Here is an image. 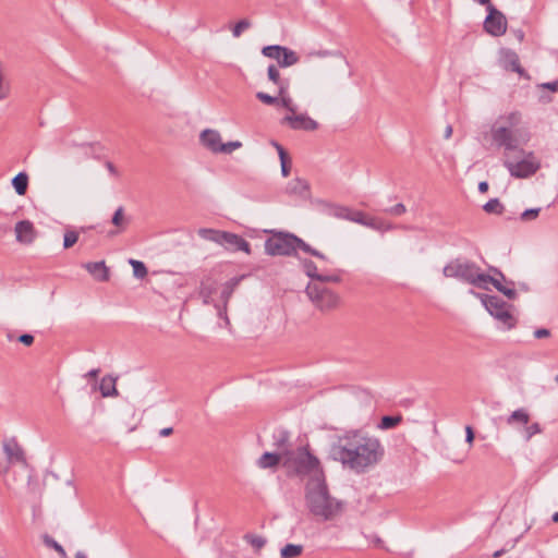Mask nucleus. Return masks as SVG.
<instances>
[{
	"label": "nucleus",
	"instance_id": "f257e3e1",
	"mask_svg": "<svg viewBox=\"0 0 558 558\" xmlns=\"http://www.w3.org/2000/svg\"><path fill=\"white\" fill-rule=\"evenodd\" d=\"M384 456L385 448L380 440L359 430L336 436L329 448L330 459L357 474L378 464Z\"/></svg>",
	"mask_w": 558,
	"mask_h": 558
},
{
	"label": "nucleus",
	"instance_id": "f03ea898",
	"mask_svg": "<svg viewBox=\"0 0 558 558\" xmlns=\"http://www.w3.org/2000/svg\"><path fill=\"white\" fill-rule=\"evenodd\" d=\"M270 236L265 241V253L269 256H296L298 250L322 260H328L322 252L313 248L301 238L287 231L266 230Z\"/></svg>",
	"mask_w": 558,
	"mask_h": 558
},
{
	"label": "nucleus",
	"instance_id": "7ed1b4c3",
	"mask_svg": "<svg viewBox=\"0 0 558 558\" xmlns=\"http://www.w3.org/2000/svg\"><path fill=\"white\" fill-rule=\"evenodd\" d=\"M305 499L311 513L324 520L332 519L342 509V504L329 495L324 474L308 483Z\"/></svg>",
	"mask_w": 558,
	"mask_h": 558
},
{
	"label": "nucleus",
	"instance_id": "20e7f679",
	"mask_svg": "<svg viewBox=\"0 0 558 558\" xmlns=\"http://www.w3.org/2000/svg\"><path fill=\"white\" fill-rule=\"evenodd\" d=\"M282 466L287 469L290 476L304 477L312 473H316V476L323 474L320 462L310 451L308 445L286 451Z\"/></svg>",
	"mask_w": 558,
	"mask_h": 558
},
{
	"label": "nucleus",
	"instance_id": "39448f33",
	"mask_svg": "<svg viewBox=\"0 0 558 558\" xmlns=\"http://www.w3.org/2000/svg\"><path fill=\"white\" fill-rule=\"evenodd\" d=\"M521 123V114L517 111L500 116L492 125L490 135L498 147L514 150L518 147L513 129Z\"/></svg>",
	"mask_w": 558,
	"mask_h": 558
},
{
	"label": "nucleus",
	"instance_id": "423d86ee",
	"mask_svg": "<svg viewBox=\"0 0 558 558\" xmlns=\"http://www.w3.org/2000/svg\"><path fill=\"white\" fill-rule=\"evenodd\" d=\"M471 293L477 296L485 310L497 320H499L507 329H512L517 325L515 317L511 314V304L504 301L498 295H489L478 293L471 290Z\"/></svg>",
	"mask_w": 558,
	"mask_h": 558
},
{
	"label": "nucleus",
	"instance_id": "0eeeda50",
	"mask_svg": "<svg viewBox=\"0 0 558 558\" xmlns=\"http://www.w3.org/2000/svg\"><path fill=\"white\" fill-rule=\"evenodd\" d=\"M305 293L314 306L322 312L336 308L340 301L336 292L322 283L310 282L305 289Z\"/></svg>",
	"mask_w": 558,
	"mask_h": 558
},
{
	"label": "nucleus",
	"instance_id": "6e6552de",
	"mask_svg": "<svg viewBox=\"0 0 558 558\" xmlns=\"http://www.w3.org/2000/svg\"><path fill=\"white\" fill-rule=\"evenodd\" d=\"M480 270V266L465 257L451 259L442 268V275L446 278H454L459 281L471 284L474 282V275Z\"/></svg>",
	"mask_w": 558,
	"mask_h": 558
},
{
	"label": "nucleus",
	"instance_id": "1a4fd4ad",
	"mask_svg": "<svg viewBox=\"0 0 558 558\" xmlns=\"http://www.w3.org/2000/svg\"><path fill=\"white\" fill-rule=\"evenodd\" d=\"M504 165L514 178H529L541 167L533 153H529L525 158L518 161L505 160Z\"/></svg>",
	"mask_w": 558,
	"mask_h": 558
},
{
	"label": "nucleus",
	"instance_id": "9d476101",
	"mask_svg": "<svg viewBox=\"0 0 558 558\" xmlns=\"http://www.w3.org/2000/svg\"><path fill=\"white\" fill-rule=\"evenodd\" d=\"M487 15L484 20V31L494 37H500L507 32V19L495 5L487 8Z\"/></svg>",
	"mask_w": 558,
	"mask_h": 558
},
{
	"label": "nucleus",
	"instance_id": "9b49d317",
	"mask_svg": "<svg viewBox=\"0 0 558 558\" xmlns=\"http://www.w3.org/2000/svg\"><path fill=\"white\" fill-rule=\"evenodd\" d=\"M488 284H493L498 292L502 293L509 300H515L518 298L515 289L507 288L498 278L493 277L489 274H484L481 269L477 270L474 275V282H471V286L478 289L488 290Z\"/></svg>",
	"mask_w": 558,
	"mask_h": 558
},
{
	"label": "nucleus",
	"instance_id": "f8f14e48",
	"mask_svg": "<svg viewBox=\"0 0 558 558\" xmlns=\"http://www.w3.org/2000/svg\"><path fill=\"white\" fill-rule=\"evenodd\" d=\"M219 245L232 252L243 251L246 254H251L250 243L242 236L232 232L222 231Z\"/></svg>",
	"mask_w": 558,
	"mask_h": 558
},
{
	"label": "nucleus",
	"instance_id": "ddd939ff",
	"mask_svg": "<svg viewBox=\"0 0 558 558\" xmlns=\"http://www.w3.org/2000/svg\"><path fill=\"white\" fill-rule=\"evenodd\" d=\"M281 123L289 125L292 130L315 131L318 128V123L304 113L286 116Z\"/></svg>",
	"mask_w": 558,
	"mask_h": 558
},
{
	"label": "nucleus",
	"instance_id": "4468645a",
	"mask_svg": "<svg viewBox=\"0 0 558 558\" xmlns=\"http://www.w3.org/2000/svg\"><path fill=\"white\" fill-rule=\"evenodd\" d=\"M3 451L10 463H26L24 450L17 442L16 438L13 437L4 440Z\"/></svg>",
	"mask_w": 558,
	"mask_h": 558
},
{
	"label": "nucleus",
	"instance_id": "2eb2a0df",
	"mask_svg": "<svg viewBox=\"0 0 558 558\" xmlns=\"http://www.w3.org/2000/svg\"><path fill=\"white\" fill-rule=\"evenodd\" d=\"M16 240L21 243L31 244L36 238V230L29 220H21L15 225Z\"/></svg>",
	"mask_w": 558,
	"mask_h": 558
},
{
	"label": "nucleus",
	"instance_id": "dca6fc26",
	"mask_svg": "<svg viewBox=\"0 0 558 558\" xmlns=\"http://www.w3.org/2000/svg\"><path fill=\"white\" fill-rule=\"evenodd\" d=\"M201 144L209 149L210 151L218 154L220 153L219 147L222 145L221 136L218 131L206 129L199 135Z\"/></svg>",
	"mask_w": 558,
	"mask_h": 558
},
{
	"label": "nucleus",
	"instance_id": "f3484780",
	"mask_svg": "<svg viewBox=\"0 0 558 558\" xmlns=\"http://www.w3.org/2000/svg\"><path fill=\"white\" fill-rule=\"evenodd\" d=\"M504 68L508 71L518 73L521 76H527L525 70L521 66L519 56L510 49L502 50Z\"/></svg>",
	"mask_w": 558,
	"mask_h": 558
},
{
	"label": "nucleus",
	"instance_id": "a211bd4d",
	"mask_svg": "<svg viewBox=\"0 0 558 558\" xmlns=\"http://www.w3.org/2000/svg\"><path fill=\"white\" fill-rule=\"evenodd\" d=\"M272 440H274V446L276 447L278 452H280L282 454L283 458L286 457V451L293 450V449H291V445H290V433L282 427L275 429V432L272 434Z\"/></svg>",
	"mask_w": 558,
	"mask_h": 558
},
{
	"label": "nucleus",
	"instance_id": "6ab92c4d",
	"mask_svg": "<svg viewBox=\"0 0 558 558\" xmlns=\"http://www.w3.org/2000/svg\"><path fill=\"white\" fill-rule=\"evenodd\" d=\"M84 268L99 282H107L110 279L109 268L104 260L86 263Z\"/></svg>",
	"mask_w": 558,
	"mask_h": 558
},
{
	"label": "nucleus",
	"instance_id": "aec40b11",
	"mask_svg": "<svg viewBox=\"0 0 558 558\" xmlns=\"http://www.w3.org/2000/svg\"><path fill=\"white\" fill-rule=\"evenodd\" d=\"M283 457L280 452H264L257 460V465L260 469H271L277 466Z\"/></svg>",
	"mask_w": 558,
	"mask_h": 558
},
{
	"label": "nucleus",
	"instance_id": "412c9836",
	"mask_svg": "<svg viewBox=\"0 0 558 558\" xmlns=\"http://www.w3.org/2000/svg\"><path fill=\"white\" fill-rule=\"evenodd\" d=\"M287 192L305 197L310 192V183L304 179L296 178L288 183Z\"/></svg>",
	"mask_w": 558,
	"mask_h": 558
},
{
	"label": "nucleus",
	"instance_id": "4be33fe9",
	"mask_svg": "<svg viewBox=\"0 0 558 558\" xmlns=\"http://www.w3.org/2000/svg\"><path fill=\"white\" fill-rule=\"evenodd\" d=\"M130 222L131 218L125 216L124 208L122 206L117 208L111 218V223L118 228L117 233L124 231ZM111 234H116V232H111Z\"/></svg>",
	"mask_w": 558,
	"mask_h": 558
},
{
	"label": "nucleus",
	"instance_id": "5701e85b",
	"mask_svg": "<svg viewBox=\"0 0 558 558\" xmlns=\"http://www.w3.org/2000/svg\"><path fill=\"white\" fill-rule=\"evenodd\" d=\"M280 57L277 60L281 68H288L299 62V56L291 49L281 46Z\"/></svg>",
	"mask_w": 558,
	"mask_h": 558
},
{
	"label": "nucleus",
	"instance_id": "b1692460",
	"mask_svg": "<svg viewBox=\"0 0 558 558\" xmlns=\"http://www.w3.org/2000/svg\"><path fill=\"white\" fill-rule=\"evenodd\" d=\"M99 389L101 396L105 398L117 397L119 395L116 388V378H113L112 376H105L100 381Z\"/></svg>",
	"mask_w": 558,
	"mask_h": 558
},
{
	"label": "nucleus",
	"instance_id": "393cba45",
	"mask_svg": "<svg viewBox=\"0 0 558 558\" xmlns=\"http://www.w3.org/2000/svg\"><path fill=\"white\" fill-rule=\"evenodd\" d=\"M529 422H530V414L523 408L513 411L507 417V424L510 425V426H513L515 424L526 426L529 424Z\"/></svg>",
	"mask_w": 558,
	"mask_h": 558
},
{
	"label": "nucleus",
	"instance_id": "a878e982",
	"mask_svg": "<svg viewBox=\"0 0 558 558\" xmlns=\"http://www.w3.org/2000/svg\"><path fill=\"white\" fill-rule=\"evenodd\" d=\"M245 277V275L236 276L225 283L223 289L221 291V299L223 300L225 304L228 303L232 293Z\"/></svg>",
	"mask_w": 558,
	"mask_h": 558
},
{
	"label": "nucleus",
	"instance_id": "bb28decb",
	"mask_svg": "<svg viewBox=\"0 0 558 558\" xmlns=\"http://www.w3.org/2000/svg\"><path fill=\"white\" fill-rule=\"evenodd\" d=\"M12 185L20 196H23L26 194L27 187H28V174L26 172H19L13 179H12Z\"/></svg>",
	"mask_w": 558,
	"mask_h": 558
},
{
	"label": "nucleus",
	"instance_id": "cd10ccee",
	"mask_svg": "<svg viewBox=\"0 0 558 558\" xmlns=\"http://www.w3.org/2000/svg\"><path fill=\"white\" fill-rule=\"evenodd\" d=\"M272 145L278 150V155H279L280 163H281V173L286 178L290 174V171H291V165H290V159H289L288 153L277 142H272Z\"/></svg>",
	"mask_w": 558,
	"mask_h": 558
},
{
	"label": "nucleus",
	"instance_id": "c85d7f7f",
	"mask_svg": "<svg viewBox=\"0 0 558 558\" xmlns=\"http://www.w3.org/2000/svg\"><path fill=\"white\" fill-rule=\"evenodd\" d=\"M300 262L305 275L313 280L312 282H317L320 274L318 272L316 264L308 258L300 259Z\"/></svg>",
	"mask_w": 558,
	"mask_h": 558
},
{
	"label": "nucleus",
	"instance_id": "c756f323",
	"mask_svg": "<svg viewBox=\"0 0 558 558\" xmlns=\"http://www.w3.org/2000/svg\"><path fill=\"white\" fill-rule=\"evenodd\" d=\"M303 545L287 544L280 549L281 558H296L303 553Z\"/></svg>",
	"mask_w": 558,
	"mask_h": 558
},
{
	"label": "nucleus",
	"instance_id": "7c9ffc66",
	"mask_svg": "<svg viewBox=\"0 0 558 558\" xmlns=\"http://www.w3.org/2000/svg\"><path fill=\"white\" fill-rule=\"evenodd\" d=\"M221 233H222V231H220V230L209 229V228H201L197 231V234L202 239L217 243V244H220Z\"/></svg>",
	"mask_w": 558,
	"mask_h": 558
},
{
	"label": "nucleus",
	"instance_id": "2f4dec72",
	"mask_svg": "<svg viewBox=\"0 0 558 558\" xmlns=\"http://www.w3.org/2000/svg\"><path fill=\"white\" fill-rule=\"evenodd\" d=\"M343 211H347V216H343L344 219L356 222L359 225L365 226L367 225V216L360 210L352 211L347 207H342Z\"/></svg>",
	"mask_w": 558,
	"mask_h": 558
},
{
	"label": "nucleus",
	"instance_id": "473e14b6",
	"mask_svg": "<svg viewBox=\"0 0 558 558\" xmlns=\"http://www.w3.org/2000/svg\"><path fill=\"white\" fill-rule=\"evenodd\" d=\"M402 421L401 415H385L381 417L378 428L380 429H390L396 427Z\"/></svg>",
	"mask_w": 558,
	"mask_h": 558
},
{
	"label": "nucleus",
	"instance_id": "72a5a7b5",
	"mask_svg": "<svg viewBox=\"0 0 558 558\" xmlns=\"http://www.w3.org/2000/svg\"><path fill=\"white\" fill-rule=\"evenodd\" d=\"M43 542L47 547L53 548L60 555L61 558L68 557L64 548L48 534H45L43 536Z\"/></svg>",
	"mask_w": 558,
	"mask_h": 558
},
{
	"label": "nucleus",
	"instance_id": "f704fd0d",
	"mask_svg": "<svg viewBox=\"0 0 558 558\" xmlns=\"http://www.w3.org/2000/svg\"><path fill=\"white\" fill-rule=\"evenodd\" d=\"M483 209L487 213V214H497V215H500L502 214V210H504V205L500 203V201L498 198H492L489 199L484 206H483Z\"/></svg>",
	"mask_w": 558,
	"mask_h": 558
},
{
	"label": "nucleus",
	"instance_id": "c9c22d12",
	"mask_svg": "<svg viewBox=\"0 0 558 558\" xmlns=\"http://www.w3.org/2000/svg\"><path fill=\"white\" fill-rule=\"evenodd\" d=\"M244 539L256 549V551L260 550L267 543L266 538L259 535L254 534H245Z\"/></svg>",
	"mask_w": 558,
	"mask_h": 558
},
{
	"label": "nucleus",
	"instance_id": "e433bc0d",
	"mask_svg": "<svg viewBox=\"0 0 558 558\" xmlns=\"http://www.w3.org/2000/svg\"><path fill=\"white\" fill-rule=\"evenodd\" d=\"M130 264L133 267L134 277L143 279L147 275V268L143 262L130 259Z\"/></svg>",
	"mask_w": 558,
	"mask_h": 558
},
{
	"label": "nucleus",
	"instance_id": "4c0bfd02",
	"mask_svg": "<svg viewBox=\"0 0 558 558\" xmlns=\"http://www.w3.org/2000/svg\"><path fill=\"white\" fill-rule=\"evenodd\" d=\"M78 240V232L75 230H66L63 236V247H72Z\"/></svg>",
	"mask_w": 558,
	"mask_h": 558
},
{
	"label": "nucleus",
	"instance_id": "58836bf2",
	"mask_svg": "<svg viewBox=\"0 0 558 558\" xmlns=\"http://www.w3.org/2000/svg\"><path fill=\"white\" fill-rule=\"evenodd\" d=\"M280 50H282L281 46L270 45V46H265L262 49V53L267 58L278 60L280 57Z\"/></svg>",
	"mask_w": 558,
	"mask_h": 558
},
{
	"label": "nucleus",
	"instance_id": "ea45409f",
	"mask_svg": "<svg viewBox=\"0 0 558 558\" xmlns=\"http://www.w3.org/2000/svg\"><path fill=\"white\" fill-rule=\"evenodd\" d=\"M251 27V22L247 19L240 20L232 28V35L234 37H240L242 33Z\"/></svg>",
	"mask_w": 558,
	"mask_h": 558
},
{
	"label": "nucleus",
	"instance_id": "a19ab883",
	"mask_svg": "<svg viewBox=\"0 0 558 558\" xmlns=\"http://www.w3.org/2000/svg\"><path fill=\"white\" fill-rule=\"evenodd\" d=\"M256 98L265 105L274 106L279 104V99L264 92L256 93Z\"/></svg>",
	"mask_w": 558,
	"mask_h": 558
},
{
	"label": "nucleus",
	"instance_id": "79ce46f5",
	"mask_svg": "<svg viewBox=\"0 0 558 558\" xmlns=\"http://www.w3.org/2000/svg\"><path fill=\"white\" fill-rule=\"evenodd\" d=\"M524 438L529 441L534 435L542 433V427L539 423H532L531 425L525 426Z\"/></svg>",
	"mask_w": 558,
	"mask_h": 558
},
{
	"label": "nucleus",
	"instance_id": "37998d69",
	"mask_svg": "<svg viewBox=\"0 0 558 558\" xmlns=\"http://www.w3.org/2000/svg\"><path fill=\"white\" fill-rule=\"evenodd\" d=\"M242 147V143L240 141H232L228 143H222V145L219 147L220 153L222 154H231L233 150L239 149Z\"/></svg>",
	"mask_w": 558,
	"mask_h": 558
},
{
	"label": "nucleus",
	"instance_id": "c03bdc74",
	"mask_svg": "<svg viewBox=\"0 0 558 558\" xmlns=\"http://www.w3.org/2000/svg\"><path fill=\"white\" fill-rule=\"evenodd\" d=\"M267 75L269 81H271L275 84H279L282 78L280 77L279 70L275 64H270L267 69Z\"/></svg>",
	"mask_w": 558,
	"mask_h": 558
},
{
	"label": "nucleus",
	"instance_id": "a18cd8bd",
	"mask_svg": "<svg viewBox=\"0 0 558 558\" xmlns=\"http://www.w3.org/2000/svg\"><path fill=\"white\" fill-rule=\"evenodd\" d=\"M539 211H541V208H530V209H525L521 216H520V219L523 220V221H530V220H534L538 217L539 215Z\"/></svg>",
	"mask_w": 558,
	"mask_h": 558
},
{
	"label": "nucleus",
	"instance_id": "49530a36",
	"mask_svg": "<svg viewBox=\"0 0 558 558\" xmlns=\"http://www.w3.org/2000/svg\"><path fill=\"white\" fill-rule=\"evenodd\" d=\"M384 211L386 214L391 215V216L399 217V216H402L403 214H405L407 208H405V206L402 203H398L397 205H395V206H392L390 208H387Z\"/></svg>",
	"mask_w": 558,
	"mask_h": 558
},
{
	"label": "nucleus",
	"instance_id": "de8ad7c7",
	"mask_svg": "<svg viewBox=\"0 0 558 558\" xmlns=\"http://www.w3.org/2000/svg\"><path fill=\"white\" fill-rule=\"evenodd\" d=\"M341 280L342 279H341L340 275H337V274H333V275H322L320 274L316 283H322L325 286V283H327V282L339 283V282H341Z\"/></svg>",
	"mask_w": 558,
	"mask_h": 558
},
{
	"label": "nucleus",
	"instance_id": "09e8293b",
	"mask_svg": "<svg viewBox=\"0 0 558 558\" xmlns=\"http://www.w3.org/2000/svg\"><path fill=\"white\" fill-rule=\"evenodd\" d=\"M488 270L493 274L492 276L498 278L502 284L504 282H509L510 286L514 287V281L507 279L504 272L497 267L490 266Z\"/></svg>",
	"mask_w": 558,
	"mask_h": 558
},
{
	"label": "nucleus",
	"instance_id": "8fccbe9b",
	"mask_svg": "<svg viewBox=\"0 0 558 558\" xmlns=\"http://www.w3.org/2000/svg\"><path fill=\"white\" fill-rule=\"evenodd\" d=\"M366 223L367 225H365L364 227H368L374 230L381 231V230L386 229L384 221L378 220L376 218L368 217ZM389 228L390 227H387V229H389Z\"/></svg>",
	"mask_w": 558,
	"mask_h": 558
},
{
	"label": "nucleus",
	"instance_id": "3c124183",
	"mask_svg": "<svg viewBox=\"0 0 558 558\" xmlns=\"http://www.w3.org/2000/svg\"><path fill=\"white\" fill-rule=\"evenodd\" d=\"M279 102L282 107H284L288 111L295 113V107L292 104V99L289 96L280 97Z\"/></svg>",
	"mask_w": 558,
	"mask_h": 558
},
{
	"label": "nucleus",
	"instance_id": "603ef678",
	"mask_svg": "<svg viewBox=\"0 0 558 558\" xmlns=\"http://www.w3.org/2000/svg\"><path fill=\"white\" fill-rule=\"evenodd\" d=\"M16 340L26 347H31L35 341V337L31 333H23Z\"/></svg>",
	"mask_w": 558,
	"mask_h": 558
},
{
	"label": "nucleus",
	"instance_id": "864d4df0",
	"mask_svg": "<svg viewBox=\"0 0 558 558\" xmlns=\"http://www.w3.org/2000/svg\"><path fill=\"white\" fill-rule=\"evenodd\" d=\"M278 86V95L279 97L288 96V89H289V81L282 80L279 84H276Z\"/></svg>",
	"mask_w": 558,
	"mask_h": 558
},
{
	"label": "nucleus",
	"instance_id": "5fc2aeb1",
	"mask_svg": "<svg viewBox=\"0 0 558 558\" xmlns=\"http://www.w3.org/2000/svg\"><path fill=\"white\" fill-rule=\"evenodd\" d=\"M475 438L474 429L472 426L468 425L465 426V441L469 444V447L471 448L473 446V441Z\"/></svg>",
	"mask_w": 558,
	"mask_h": 558
},
{
	"label": "nucleus",
	"instance_id": "6e6d98bb",
	"mask_svg": "<svg viewBox=\"0 0 558 558\" xmlns=\"http://www.w3.org/2000/svg\"><path fill=\"white\" fill-rule=\"evenodd\" d=\"M368 539L375 547L387 549L384 545V541L378 535L372 534L368 536Z\"/></svg>",
	"mask_w": 558,
	"mask_h": 558
},
{
	"label": "nucleus",
	"instance_id": "4d7b16f0",
	"mask_svg": "<svg viewBox=\"0 0 558 558\" xmlns=\"http://www.w3.org/2000/svg\"><path fill=\"white\" fill-rule=\"evenodd\" d=\"M550 336V330L546 328H539L534 331V337L537 339L547 338Z\"/></svg>",
	"mask_w": 558,
	"mask_h": 558
},
{
	"label": "nucleus",
	"instance_id": "13d9d810",
	"mask_svg": "<svg viewBox=\"0 0 558 558\" xmlns=\"http://www.w3.org/2000/svg\"><path fill=\"white\" fill-rule=\"evenodd\" d=\"M543 88L549 89L550 92L558 93V80L542 84Z\"/></svg>",
	"mask_w": 558,
	"mask_h": 558
},
{
	"label": "nucleus",
	"instance_id": "bf43d9fd",
	"mask_svg": "<svg viewBox=\"0 0 558 558\" xmlns=\"http://www.w3.org/2000/svg\"><path fill=\"white\" fill-rule=\"evenodd\" d=\"M105 166L112 175H118V170L111 161H106Z\"/></svg>",
	"mask_w": 558,
	"mask_h": 558
},
{
	"label": "nucleus",
	"instance_id": "052dcab7",
	"mask_svg": "<svg viewBox=\"0 0 558 558\" xmlns=\"http://www.w3.org/2000/svg\"><path fill=\"white\" fill-rule=\"evenodd\" d=\"M172 433H173V428L172 427H165V428L159 430V435L161 437L170 436Z\"/></svg>",
	"mask_w": 558,
	"mask_h": 558
},
{
	"label": "nucleus",
	"instance_id": "680f3d73",
	"mask_svg": "<svg viewBox=\"0 0 558 558\" xmlns=\"http://www.w3.org/2000/svg\"><path fill=\"white\" fill-rule=\"evenodd\" d=\"M478 191L481 193H486L488 191V183L486 181H482L478 183Z\"/></svg>",
	"mask_w": 558,
	"mask_h": 558
},
{
	"label": "nucleus",
	"instance_id": "e2e57ef3",
	"mask_svg": "<svg viewBox=\"0 0 558 558\" xmlns=\"http://www.w3.org/2000/svg\"><path fill=\"white\" fill-rule=\"evenodd\" d=\"M100 369L99 368H94L92 371H89L87 374H86V377H89V378H95L98 376Z\"/></svg>",
	"mask_w": 558,
	"mask_h": 558
},
{
	"label": "nucleus",
	"instance_id": "0e129e2a",
	"mask_svg": "<svg viewBox=\"0 0 558 558\" xmlns=\"http://www.w3.org/2000/svg\"><path fill=\"white\" fill-rule=\"evenodd\" d=\"M474 2L481 4V5H485L486 9L490 5H494L490 0H473Z\"/></svg>",
	"mask_w": 558,
	"mask_h": 558
},
{
	"label": "nucleus",
	"instance_id": "69168bd1",
	"mask_svg": "<svg viewBox=\"0 0 558 558\" xmlns=\"http://www.w3.org/2000/svg\"><path fill=\"white\" fill-rule=\"evenodd\" d=\"M514 35L519 39V41H523V39H524V32L522 29L514 31Z\"/></svg>",
	"mask_w": 558,
	"mask_h": 558
},
{
	"label": "nucleus",
	"instance_id": "338daca9",
	"mask_svg": "<svg viewBox=\"0 0 558 558\" xmlns=\"http://www.w3.org/2000/svg\"><path fill=\"white\" fill-rule=\"evenodd\" d=\"M452 135V126L451 125H447L446 126V130H445V138H450V136Z\"/></svg>",
	"mask_w": 558,
	"mask_h": 558
},
{
	"label": "nucleus",
	"instance_id": "774afa93",
	"mask_svg": "<svg viewBox=\"0 0 558 558\" xmlns=\"http://www.w3.org/2000/svg\"><path fill=\"white\" fill-rule=\"evenodd\" d=\"M74 558H87L83 551H77Z\"/></svg>",
	"mask_w": 558,
	"mask_h": 558
}]
</instances>
